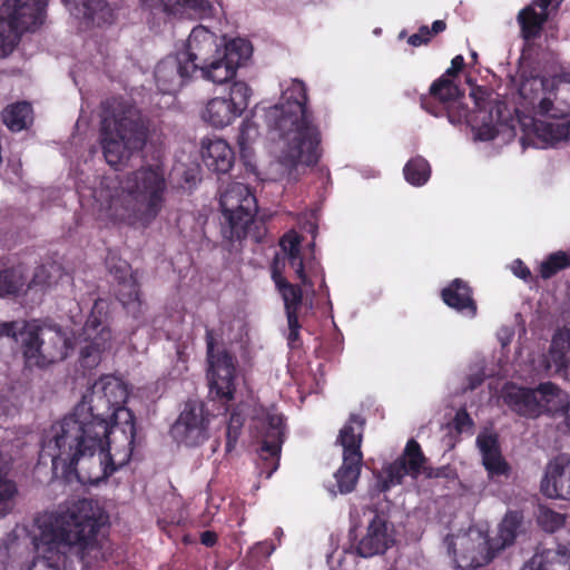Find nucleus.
I'll list each match as a JSON object with an SVG mask.
<instances>
[{
	"label": "nucleus",
	"mask_w": 570,
	"mask_h": 570,
	"mask_svg": "<svg viewBox=\"0 0 570 570\" xmlns=\"http://www.w3.org/2000/svg\"><path fill=\"white\" fill-rule=\"evenodd\" d=\"M306 100L304 83L293 79L282 85L279 102L265 112L273 139L275 161L271 170L275 178L295 181L318 160L320 132Z\"/></svg>",
	"instance_id": "nucleus-1"
},
{
	"label": "nucleus",
	"mask_w": 570,
	"mask_h": 570,
	"mask_svg": "<svg viewBox=\"0 0 570 570\" xmlns=\"http://www.w3.org/2000/svg\"><path fill=\"white\" fill-rule=\"evenodd\" d=\"M102 523L101 509L87 499L40 514L33 531L37 560L51 570H73V558L89 564L87 558L100 551L96 535Z\"/></svg>",
	"instance_id": "nucleus-2"
},
{
	"label": "nucleus",
	"mask_w": 570,
	"mask_h": 570,
	"mask_svg": "<svg viewBox=\"0 0 570 570\" xmlns=\"http://www.w3.org/2000/svg\"><path fill=\"white\" fill-rule=\"evenodd\" d=\"M132 449L130 442L127 460L118 464L114 455L117 444L102 425L95 430L67 422L43 431L39 456L45 463L50 461L55 473L73 471L81 482L98 484L129 462Z\"/></svg>",
	"instance_id": "nucleus-3"
},
{
	"label": "nucleus",
	"mask_w": 570,
	"mask_h": 570,
	"mask_svg": "<svg viewBox=\"0 0 570 570\" xmlns=\"http://www.w3.org/2000/svg\"><path fill=\"white\" fill-rule=\"evenodd\" d=\"M519 95L523 147L544 149L570 140V72L525 79Z\"/></svg>",
	"instance_id": "nucleus-4"
},
{
	"label": "nucleus",
	"mask_w": 570,
	"mask_h": 570,
	"mask_svg": "<svg viewBox=\"0 0 570 570\" xmlns=\"http://www.w3.org/2000/svg\"><path fill=\"white\" fill-rule=\"evenodd\" d=\"M166 190L159 164L142 166L122 179L106 177L94 193L97 218L105 224L146 227L160 214Z\"/></svg>",
	"instance_id": "nucleus-5"
},
{
	"label": "nucleus",
	"mask_w": 570,
	"mask_h": 570,
	"mask_svg": "<svg viewBox=\"0 0 570 570\" xmlns=\"http://www.w3.org/2000/svg\"><path fill=\"white\" fill-rule=\"evenodd\" d=\"M128 397L126 384L118 377L106 375L87 389L73 410L51 425L75 422L80 428L104 426L109 438L117 444L115 461L119 464L129 455V444L136 435L135 419L125 406Z\"/></svg>",
	"instance_id": "nucleus-6"
},
{
	"label": "nucleus",
	"mask_w": 570,
	"mask_h": 570,
	"mask_svg": "<svg viewBox=\"0 0 570 570\" xmlns=\"http://www.w3.org/2000/svg\"><path fill=\"white\" fill-rule=\"evenodd\" d=\"M188 48L195 73L198 72L202 79L216 85L232 80L253 53L248 40L236 38L224 42L204 26L191 30Z\"/></svg>",
	"instance_id": "nucleus-7"
},
{
	"label": "nucleus",
	"mask_w": 570,
	"mask_h": 570,
	"mask_svg": "<svg viewBox=\"0 0 570 570\" xmlns=\"http://www.w3.org/2000/svg\"><path fill=\"white\" fill-rule=\"evenodd\" d=\"M146 141V127L134 106H119L101 121L100 144L106 161L115 169L125 167Z\"/></svg>",
	"instance_id": "nucleus-8"
},
{
	"label": "nucleus",
	"mask_w": 570,
	"mask_h": 570,
	"mask_svg": "<svg viewBox=\"0 0 570 570\" xmlns=\"http://www.w3.org/2000/svg\"><path fill=\"white\" fill-rule=\"evenodd\" d=\"M17 342L29 368H43L62 361L72 348L66 333L57 326H36L23 324Z\"/></svg>",
	"instance_id": "nucleus-9"
},
{
	"label": "nucleus",
	"mask_w": 570,
	"mask_h": 570,
	"mask_svg": "<svg viewBox=\"0 0 570 570\" xmlns=\"http://www.w3.org/2000/svg\"><path fill=\"white\" fill-rule=\"evenodd\" d=\"M502 397L513 411L531 417L563 413L570 405L569 395L550 382L540 384L537 390L507 384Z\"/></svg>",
	"instance_id": "nucleus-10"
},
{
	"label": "nucleus",
	"mask_w": 570,
	"mask_h": 570,
	"mask_svg": "<svg viewBox=\"0 0 570 570\" xmlns=\"http://www.w3.org/2000/svg\"><path fill=\"white\" fill-rule=\"evenodd\" d=\"M116 340L110 327L108 304L98 299L79 334L81 365L86 368L98 366L104 355L111 351Z\"/></svg>",
	"instance_id": "nucleus-11"
},
{
	"label": "nucleus",
	"mask_w": 570,
	"mask_h": 570,
	"mask_svg": "<svg viewBox=\"0 0 570 570\" xmlns=\"http://www.w3.org/2000/svg\"><path fill=\"white\" fill-rule=\"evenodd\" d=\"M47 0H0V57L9 55L23 31L42 22Z\"/></svg>",
	"instance_id": "nucleus-12"
},
{
	"label": "nucleus",
	"mask_w": 570,
	"mask_h": 570,
	"mask_svg": "<svg viewBox=\"0 0 570 570\" xmlns=\"http://www.w3.org/2000/svg\"><path fill=\"white\" fill-rule=\"evenodd\" d=\"M443 548L459 569L480 568L495 558L488 532L479 528L446 534L443 539Z\"/></svg>",
	"instance_id": "nucleus-13"
},
{
	"label": "nucleus",
	"mask_w": 570,
	"mask_h": 570,
	"mask_svg": "<svg viewBox=\"0 0 570 570\" xmlns=\"http://www.w3.org/2000/svg\"><path fill=\"white\" fill-rule=\"evenodd\" d=\"M219 203L224 217V237L230 240L245 237L257 213V202L249 187L242 183H230L222 191Z\"/></svg>",
	"instance_id": "nucleus-14"
},
{
	"label": "nucleus",
	"mask_w": 570,
	"mask_h": 570,
	"mask_svg": "<svg viewBox=\"0 0 570 570\" xmlns=\"http://www.w3.org/2000/svg\"><path fill=\"white\" fill-rule=\"evenodd\" d=\"M252 88L243 80L234 81L227 94L207 100L200 118L214 129H224L235 122L249 106Z\"/></svg>",
	"instance_id": "nucleus-15"
},
{
	"label": "nucleus",
	"mask_w": 570,
	"mask_h": 570,
	"mask_svg": "<svg viewBox=\"0 0 570 570\" xmlns=\"http://www.w3.org/2000/svg\"><path fill=\"white\" fill-rule=\"evenodd\" d=\"M362 432L363 421L354 415L340 431L337 441L343 446V464L335 473V479L341 493L353 491L360 476Z\"/></svg>",
	"instance_id": "nucleus-16"
},
{
	"label": "nucleus",
	"mask_w": 570,
	"mask_h": 570,
	"mask_svg": "<svg viewBox=\"0 0 570 570\" xmlns=\"http://www.w3.org/2000/svg\"><path fill=\"white\" fill-rule=\"evenodd\" d=\"M207 343V377L210 391L227 401L234 397L236 390L235 358L225 350L217 348L210 332L206 334Z\"/></svg>",
	"instance_id": "nucleus-17"
},
{
	"label": "nucleus",
	"mask_w": 570,
	"mask_h": 570,
	"mask_svg": "<svg viewBox=\"0 0 570 570\" xmlns=\"http://www.w3.org/2000/svg\"><path fill=\"white\" fill-rule=\"evenodd\" d=\"M470 96L474 101L475 109L468 112V117L463 120L471 126L475 140H492L502 121V105L490 100L488 90L481 87L472 88Z\"/></svg>",
	"instance_id": "nucleus-18"
},
{
	"label": "nucleus",
	"mask_w": 570,
	"mask_h": 570,
	"mask_svg": "<svg viewBox=\"0 0 570 570\" xmlns=\"http://www.w3.org/2000/svg\"><path fill=\"white\" fill-rule=\"evenodd\" d=\"M194 73L195 65H193L187 43L184 50L170 55L157 63L155 81L161 92L175 94Z\"/></svg>",
	"instance_id": "nucleus-19"
},
{
	"label": "nucleus",
	"mask_w": 570,
	"mask_h": 570,
	"mask_svg": "<svg viewBox=\"0 0 570 570\" xmlns=\"http://www.w3.org/2000/svg\"><path fill=\"white\" fill-rule=\"evenodd\" d=\"M208 422L202 403L187 402L171 428V435L186 446H198L208 438Z\"/></svg>",
	"instance_id": "nucleus-20"
},
{
	"label": "nucleus",
	"mask_w": 570,
	"mask_h": 570,
	"mask_svg": "<svg viewBox=\"0 0 570 570\" xmlns=\"http://www.w3.org/2000/svg\"><path fill=\"white\" fill-rule=\"evenodd\" d=\"M425 459L419 443L410 440L404 453L393 463L386 465L379 475L380 491H387L402 482L405 475L415 479L424 470Z\"/></svg>",
	"instance_id": "nucleus-21"
},
{
	"label": "nucleus",
	"mask_w": 570,
	"mask_h": 570,
	"mask_svg": "<svg viewBox=\"0 0 570 570\" xmlns=\"http://www.w3.org/2000/svg\"><path fill=\"white\" fill-rule=\"evenodd\" d=\"M261 429L262 446L259 455L263 460L271 461L269 465L272 469L267 473V478H269L278 466L281 449L285 436L283 415L275 407L263 410Z\"/></svg>",
	"instance_id": "nucleus-22"
},
{
	"label": "nucleus",
	"mask_w": 570,
	"mask_h": 570,
	"mask_svg": "<svg viewBox=\"0 0 570 570\" xmlns=\"http://www.w3.org/2000/svg\"><path fill=\"white\" fill-rule=\"evenodd\" d=\"M540 490L549 499L570 500L569 455L562 454L548 462Z\"/></svg>",
	"instance_id": "nucleus-23"
},
{
	"label": "nucleus",
	"mask_w": 570,
	"mask_h": 570,
	"mask_svg": "<svg viewBox=\"0 0 570 570\" xmlns=\"http://www.w3.org/2000/svg\"><path fill=\"white\" fill-rule=\"evenodd\" d=\"M394 543V533L386 519L373 514L365 534L357 544V552L364 558L384 553Z\"/></svg>",
	"instance_id": "nucleus-24"
},
{
	"label": "nucleus",
	"mask_w": 570,
	"mask_h": 570,
	"mask_svg": "<svg viewBox=\"0 0 570 570\" xmlns=\"http://www.w3.org/2000/svg\"><path fill=\"white\" fill-rule=\"evenodd\" d=\"M570 330L562 328L552 338L549 355H542L537 363L532 360L533 371L537 374H561L569 364Z\"/></svg>",
	"instance_id": "nucleus-25"
},
{
	"label": "nucleus",
	"mask_w": 570,
	"mask_h": 570,
	"mask_svg": "<svg viewBox=\"0 0 570 570\" xmlns=\"http://www.w3.org/2000/svg\"><path fill=\"white\" fill-rule=\"evenodd\" d=\"M433 98L439 100L446 110L451 122H461L468 117V110L462 102V95L452 78L441 76L430 88Z\"/></svg>",
	"instance_id": "nucleus-26"
},
{
	"label": "nucleus",
	"mask_w": 570,
	"mask_h": 570,
	"mask_svg": "<svg viewBox=\"0 0 570 570\" xmlns=\"http://www.w3.org/2000/svg\"><path fill=\"white\" fill-rule=\"evenodd\" d=\"M476 444L481 452L482 463L490 480L501 482L509 478L510 468L501 455L497 436L483 432L478 435Z\"/></svg>",
	"instance_id": "nucleus-27"
},
{
	"label": "nucleus",
	"mask_w": 570,
	"mask_h": 570,
	"mask_svg": "<svg viewBox=\"0 0 570 570\" xmlns=\"http://www.w3.org/2000/svg\"><path fill=\"white\" fill-rule=\"evenodd\" d=\"M202 159L209 170L225 174L233 167L235 155L226 140L206 139L202 142Z\"/></svg>",
	"instance_id": "nucleus-28"
},
{
	"label": "nucleus",
	"mask_w": 570,
	"mask_h": 570,
	"mask_svg": "<svg viewBox=\"0 0 570 570\" xmlns=\"http://www.w3.org/2000/svg\"><path fill=\"white\" fill-rule=\"evenodd\" d=\"M524 518L520 511H509L498 525V532L494 538H490V542L495 556L511 547L515 539L524 532Z\"/></svg>",
	"instance_id": "nucleus-29"
},
{
	"label": "nucleus",
	"mask_w": 570,
	"mask_h": 570,
	"mask_svg": "<svg viewBox=\"0 0 570 570\" xmlns=\"http://www.w3.org/2000/svg\"><path fill=\"white\" fill-rule=\"evenodd\" d=\"M115 277L118 279V299L124 307L132 316H137L140 311L139 289L136 278L134 277L130 267L122 263L115 272Z\"/></svg>",
	"instance_id": "nucleus-30"
},
{
	"label": "nucleus",
	"mask_w": 570,
	"mask_h": 570,
	"mask_svg": "<svg viewBox=\"0 0 570 570\" xmlns=\"http://www.w3.org/2000/svg\"><path fill=\"white\" fill-rule=\"evenodd\" d=\"M443 302L466 317L476 315V304L472 298L471 288L460 278L454 279L442 291Z\"/></svg>",
	"instance_id": "nucleus-31"
},
{
	"label": "nucleus",
	"mask_w": 570,
	"mask_h": 570,
	"mask_svg": "<svg viewBox=\"0 0 570 570\" xmlns=\"http://www.w3.org/2000/svg\"><path fill=\"white\" fill-rule=\"evenodd\" d=\"M554 0H534L518 14V22L524 39L537 37L548 17V8Z\"/></svg>",
	"instance_id": "nucleus-32"
},
{
	"label": "nucleus",
	"mask_w": 570,
	"mask_h": 570,
	"mask_svg": "<svg viewBox=\"0 0 570 570\" xmlns=\"http://www.w3.org/2000/svg\"><path fill=\"white\" fill-rule=\"evenodd\" d=\"M521 570H570V550L535 553Z\"/></svg>",
	"instance_id": "nucleus-33"
},
{
	"label": "nucleus",
	"mask_w": 570,
	"mask_h": 570,
	"mask_svg": "<svg viewBox=\"0 0 570 570\" xmlns=\"http://www.w3.org/2000/svg\"><path fill=\"white\" fill-rule=\"evenodd\" d=\"M2 120L12 131L26 129L33 120L31 105L23 101L8 106L2 111Z\"/></svg>",
	"instance_id": "nucleus-34"
},
{
	"label": "nucleus",
	"mask_w": 570,
	"mask_h": 570,
	"mask_svg": "<svg viewBox=\"0 0 570 570\" xmlns=\"http://www.w3.org/2000/svg\"><path fill=\"white\" fill-rule=\"evenodd\" d=\"M299 236L295 232H289L281 240V247L284 252L289 266L295 271L302 283L306 284L303 258L299 253Z\"/></svg>",
	"instance_id": "nucleus-35"
},
{
	"label": "nucleus",
	"mask_w": 570,
	"mask_h": 570,
	"mask_svg": "<svg viewBox=\"0 0 570 570\" xmlns=\"http://www.w3.org/2000/svg\"><path fill=\"white\" fill-rule=\"evenodd\" d=\"M272 276L284 299L286 316H289V314L297 315L302 304V289L288 284L276 268L273 269Z\"/></svg>",
	"instance_id": "nucleus-36"
},
{
	"label": "nucleus",
	"mask_w": 570,
	"mask_h": 570,
	"mask_svg": "<svg viewBox=\"0 0 570 570\" xmlns=\"http://www.w3.org/2000/svg\"><path fill=\"white\" fill-rule=\"evenodd\" d=\"M169 13H188L199 19L209 18L214 14V7L207 0H171L167 2Z\"/></svg>",
	"instance_id": "nucleus-37"
},
{
	"label": "nucleus",
	"mask_w": 570,
	"mask_h": 570,
	"mask_svg": "<svg viewBox=\"0 0 570 570\" xmlns=\"http://www.w3.org/2000/svg\"><path fill=\"white\" fill-rule=\"evenodd\" d=\"M26 284L23 265L0 269V296L17 294L23 289Z\"/></svg>",
	"instance_id": "nucleus-38"
},
{
	"label": "nucleus",
	"mask_w": 570,
	"mask_h": 570,
	"mask_svg": "<svg viewBox=\"0 0 570 570\" xmlns=\"http://www.w3.org/2000/svg\"><path fill=\"white\" fill-rule=\"evenodd\" d=\"M259 136L257 125L250 120L245 119L237 136V145L239 148L240 157L247 163L253 156V146Z\"/></svg>",
	"instance_id": "nucleus-39"
},
{
	"label": "nucleus",
	"mask_w": 570,
	"mask_h": 570,
	"mask_svg": "<svg viewBox=\"0 0 570 570\" xmlns=\"http://www.w3.org/2000/svg\"><path fill=\"white\" fill-rule=\"evenodd\" d=\"M404 177L413 186L424 185L431 175L429 163L422 157H415L406 163L403 169Z\"/></svg>",
	"instance_id": "nucleus-40"
},
{
	"label": "nucleus",
	"mask_w": 570,
	"mask_h": 570,
	"mask_svg": "<svg viewBox=\"0 0 570 570\" xmlns=\"http://www.w3.org/2000/svg\"><path fill=\"white\" fill-rule=\"evenodd\" d=\"M9 469V459L0 454V517L7 513L9 501L16 493L14 484L8 479Z\"/></svg>",
	"instance_id": "nucleus-41"
},
{
	"label": "nucleus",
	"mask_w": 570,
	"mask_h": 570,
	"mask_svg": "<svg viewBox=\"0 0 570 570\" xmlns=\"http://www.w3.org/2000/svg\"><path fill=\"white\" fill-rule=\"evenodd\" d=\"M537 521L546 532L552 533L564 527L567 517L546 505H540L537 513Z\"/></svg>",
	"instance_id": "nucleus-42"
},
{
	"label": "nucleus",
	"mask_w": 570,
	"mask_h": 570,
	"mask_svg": "<svg viewBox=\"0 0 570 570\" xmlns=\"http://www.w3.org/2000/svg\"><path fill=\"white\" fill-rule=\"evenodd\" d=\"M60 276V267L56 264H47L39 266L33 274L29 284L31 287H49L57 282Z\"/></svg>",
	"instance_id": "nucleus-43"
},
{
	"label": "nucleus",
	"mask_w": 570,
	"mask_h": 570,
	"mask_svg": "<svg viewBox=\"0 0 570 570\" xmlns=\"http://www.w3.org/2000/svg\"><path fill=\"white\" fill-rule=\"evenodd\" d=\"M570 264L569 257L564 253L551 254L540 265V275L542 278H550L558 271L567 267Z\"/></svg>",
	"instance_id": "nucleus-44"
},
{
	"label": "nucleus",
	"mask_w": 570,
	"mask_h": 570,
	"mask_svg": "<svg viewBox=\"0 0 570 570\" xmlns=\"http://www.w3.org/2000/svg\"><path fill=\"white\" fill-rule=\"evenodd\" d=\"M244 420L238 413H233L229 419V423L227 426V441H226V451H232L236 444V441L239 435V431L243 426Z\"/></svg>",
	"instance_id": "nucleus-45"
},
{
	"label": "nucleus",
	"mask_w": 570,
	"mask_h": 570,
	"mask_svg": "<svg viewBox=\"0 0 570 570\" xmlns=\"http://www.w3.org/2000/svg\"><path fill=\"white\" fill-rule=\"evenodd\" d=\"M287 324H288V335H287L288 345L292 348H295L298 346V343H299V328H301L297 315L289 314V316H287Z\"/></svg>",
	"instance_id": "nucleus-46"
},
{
	"label": "nucleus",
	"mask_w": 570,
	"mask_h": 570,
	"mask_svg": "<svg viewBox=\"0 0 570 570\" xmlns=\"http://www.w3.org/2000/svg\"><path fill=\"white\" fill-rule=\"evenodd\" d=\"M454 424H455L456 430L460 433H464V432H471L473 422L465 410H460L455 414Z\"/></svg>",
	"instance_id": "nucleus-47"
},
{
	"label": "nucleus",
	"mask_w": 570,
	"mask_h": 570,
	"mask_svg": "<svg viewBox=\"0 0 570 570\" xmlns=\"http://www.w3.org/2000/svg\"><path fill=\"white\" fill-rule=\"evenodd\" d=\"M22 326L19 322H0V338L12 337L17 341Z\"/></svg>",
	"instance_id": "nucleus-48"
},
{
	"label": "nucleus",
	"mask_w": 570,
	"mask_h": 570,
	"mask_svg": "<svg viewBox=\"0 0 570 570\" xmlns=\"http://www.w3.org/2000/svg\"><path fill=\"white\" fill-rule=\"evenodd\" d=\"M511 269L515 276L524 281L531 276L529 268L520 259H517L512 263Z\"/></svg>",
	"instance_id": "nucleus-49"
},
{
	"label": "nucleus",
	"mask_w": 570,
	"mask_h": 570,
	"mask_svg": "<svg viewBox=\"0 0 570 570\" xmlns=\"http://www.w3.org/2000/svg\"><path fill=\"white\" fill-rule=\"evenodd\" d=\"M464 59L462 56H456L451 61V67L445 71L443 76H448L449 78H453L463 67Z\"/></svg>",
	"instance_id": "nucleus-50"
},
{
	"label": "nucleus",
	"mask_w": 570,
	"mask_h": 570,
	"mask_svg": "<svg viewBox=\"0 0 570 570\" xmlns=\"http://www.w3.org/2000/svg\"><path fill=\"white\" fill-rule=\"evenodd\" d=\"M171 0H141V2L149 8H163L166 12L169 13V7L167 2Z\"/></svg>",
	"instance_id": "nucleus-51"
},
{
	"label": "nucleus",
	"mask_w": 570,
	"mask_h": 570,
	"mask_svg": "<svg viewBox=\"0 0 570 570\" xmlns=\"http://www.w3.org/2000/svg\"><path fill=\"white\" fill-rule=\"evenodd\" d=\"M217 535L215 532L205 531L202 533L200 541L206 547H212L216 543Z\"/></svg>",
	"instance_id": "nucleus-52"
},
{
	"label": "nucleus",
	"mask_w": 570,
	"mask_h": 570,
	"mask_svg": "<svg viewBox=\"0 0 570 570\" xmlns=\"http://www.w3.org/2000/svg\"><path fill=\"white\" fill-rule=\"evenodd\" d=\"M273 550H274V547L267 546L266 543H259L255 548H253L252 553L253 554L265 553L266 556H269Z\"/></svg>",
	"instance_id": "nucleus-53"
},
{
	"label": "nucleus",
	"mask_w": 570,
	"mask_h": 570,
	"mask_svg": "<svg viewBox=\"0 0 570 570\" xmlns=\"http://www.w3.org/2000/svg\"><path fill=\"white\" fill-rule=\"evenodd\" d=\"M407 41L413 47H419L423 43H426L425 40L421 37V35H419L417 32L410 36Z\"/></svg>",
	"instance_id": "nucleus-54"
},
{
	"label": "nucleus",
	"mask_w": 570,
	"mask_h": 570,
	"mask_svg": "<svg viewBox=\"0 0 570 570\" xmlns=\"http://www.w3.org/2000/svg\"><path fill=\"white\" fill-rule=\"evenodd\" d=\"M445 29V22L442 20H436L432 24L431 32L432 35H436Z\"/></svg>",
	"instance_id": "nucleus-55"
},
{
	"label": "nucleus",
	"mask_w": 570,
	"mask_h": 570,
	"mask_svg": "<svg viewBox=\"0 0 570 570\" xmlns=\"http://www.w3.org/2000/svg\"><path fill=\"white\" fill-rule=\"evenodd\" d=\"M417 33L421 35L425 42H428L430 38L433 36L431 30L426 26L421 27Z\"/></svg>",
	"instance_id": "nucleus-56"
},
{
	"label": "nucleus",
	"mask_w": 570,
	"mask_h": 570,
	"mask_svg": "<svg viewBox=\"0 0 570 570\" xmlns=\"http://www.w3.org/2000/svg\"><path fill=\"white\" fill-rule=\"evenodd\" d=\"M215 510H216V507H212L209 505L206 510V513L204 515V523H207L212 520V518L214 517L215 514Z\"/></svg>",
	"instance_id": "nucleus-57"
},
{
	"label": "nucleus",
	"mask_w": 570,
	"mask_h": 570,
	"mask_svg": "<svg viewBox=\"0 0 570 570\" xmlns=\"http://www.w3.org/2000/svg\"><path fill=\"white\" fill-rule=\"evenodd\" d=\"M562 414L564 416V423L570 431V405L564 410Z\"/></svg>",
	"instance_id": "nucleus-58"
},
{
	"label": "nucleus",
	"mask_w": 570,
	"mask_h": 570,
	"mask_svg": "<svg viewBox=\"0 0 570 570\" xmlns=\"http://www.w3.org/2000/svg\"><path fill=\"white\" fill-rule=\"evenodd\" d=\"M482 382V376H476L470 384V389H474L476 385H479Z\"/></svg>",
	"instance_id": "nucleus-59"
},
{
	"label": "nucleus",
	"mask_w": 570,
	"mask_h": 570,
	"mask_svg": "<svg viewBox=\"0 0 570 570\" xmlns=\"http://www.w3.org/2000/svg\"><path fill=\"white\" fill-rule=\"evenodd\" d=\"M12 171L14 173V175L19 176V166L18 165H14L12 167Z\"/></svg>",
	"instance_id": "nucleus-60"
},
{
	"label": "nucleus",
	"mask_w": 570,
	"mask_h": 570,
	"mask_svg": "<svg viewBox=\"0 0 570 570\" xmlns=\"http://www.w3.org/2000/svg\"><path fill=\"white\" fill-rule=\"evenodd\" d=\"M275 534L281 535V534H282V530H281V529H277V530L275 531Z\"/></svg>",
	"instance_id": "nucleus-61"
},
{
	"label": "nucleus",
	"mask_w": 570,
	"mask_h": 570,
	"mask_svg": "<svg viewBox=\"0 0 570 570\" xmlns=\"http://www.w3.org/2000/svg\"><path fill=\"white\" fill-rule=\"evenodd\" d=\"M508 342H509V337L507 338V341L502 340V345H505Z\"/></svg>",
	"instance_id": "nucleus-62"
}]
</instances>
